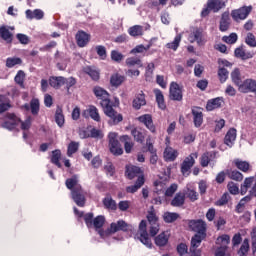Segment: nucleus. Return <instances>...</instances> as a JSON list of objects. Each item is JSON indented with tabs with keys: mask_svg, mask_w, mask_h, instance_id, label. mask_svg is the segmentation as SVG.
<instances>
[{
	"mask_svg": "<svg viewBox=\"0 0 256 256\" xmlns=\"http://www.w3.org/2000/svg\"><path fill=\"white\" fill-rule=\"evenodd\" d=\"M93 93L97 99H101L100 105L103 108L105 115L111 119L108 122L109 125H118V123H121V121H123V115L117 113V111L113 109V106H111V100H109V93L107 90L96 86L93 89Z\"/></svg>",
	"mask_w": 256,
	"mask_h": 256,
	"instance_id": "1",
	"label": "nucleus"
},
{
	"mask_svg": "<svg viewBox=\"0 0 256 256\" xmlns=\"http://www.w3.org/2000/svg\"><path fill=\"white\" fill-rule=\"evenodd\" d=\"M105 225V216H97L93 219L92 227H94L95 231H97L98 235L105 239L109 237V235H113V233H117V231H129V226L125 221L119 220L117 223H112L110 228L107 230H103L102 227Z\"/></svg>",
	"mask_w": 256,
	"mask_h": 256,
	"instance_id": "2",
	"label": "nucleus"
},
{
	"mask_svg": "<svg viewBox=\"0 0 256 256\" xmlns=\"http://www.w3.org/2000/svg\"><path fill=\"white\" fill-rule=\"evenodd\" d=\"M67 189L71 190V195L73 201L78 205V207L85 206V191L79 184V178L77 176H72L66 180Z\"/></svg>",
	"mask_w": 256,
	"mask_h": 256,
	"instance_id": "3",
	"label": "nucleus"
},
{
	"mask_svg": "<svg viewBox=\"0 0 256 256\" xmlns=\"http://www.w3.org/2000/svg\"><path fill=\"white\" fill-rule=\"evenodd\" d=\"M136 237L148 249H151L153 247V243H151V238H149V234L147 233V222L146 221L142 220L140 222L139 230L136 234Z\"/></svg>",
	"mask_w": 256,
	"mask_h": 256,
	"instance_id": "4",
	"label": "nucleus"
},
{
	"mask_svg": "<svg viewBox=\"0 0 256 256\" xmlns=\"http://www.w3.org/2000/svg\"><path fill=\"white\" fill-rule=\"evenodd\" d=\"M198 157L199 154L197 152H194L184 159L181 165V172L184 177L189 176V174L191 173V167L195 165V159H197Z\"/></svg>",
	"mask_w": 256,
	"mask_h": 256,
	"instance_id": "5",
	"label": "nucleus"
},
{
	"mask_svg": "<svg viewBox=\"0 0 256 256\" xmlns=\"http://www.w3.org/2000/svg\"><path fill=\"white\" fill-rule=\"evenodd\" d=\"M117 137L118 135L116 132H110L108 135L110 152L113 155H123V148H121V144H119Z\"/></svg>",
	"mask_w": 256,
	"mask_h": 256,
	"instance_id": "6",
	"label": "nucleus"
},
{
	"mask_svg": "<svg viewBox=\"0 0 256 256\" xmlns=\"http://www.w3.org/2000/svg\"><path fill=\"white\" fill-rule=\"evenodd\" d=\"M251 11H253L252 6H243L239 9L233 10L231 16L234 21H244V19H247V17H249Z\"/></svg>",
	"mask_w": 256,
	"mask_h": 256,
	"instance_id": "7",
	"label": "nucleus"
},
{
	"mask_svg": "<svg viewBox=\"0 0 256 256\" xmlns=\"http://www.w3.org/2000/svg\"><path fill=\"white\" fill-rule=\"evenodd\" d=\"M6 121L2 124L4 129H8L9 131L15 129L19 123H21V119H19L15 114H8L6 116Z\"/></svg>",
	"mask_w": 256,
	"mask_h": 256,
	"instance_id": "8",
	"label": "nucleus"
},
{
	"mask_svg": "<svg viewBox=\"0 0 256 256\" xmlns=\"http://www.w3.org/2000/svg\"><path fill=\"white\" fill-rule=\"evenodd\" d=\"M170 99L173 101H181L183 99V91L176 82L170 84Z\"/></svg>",
	"mask_w": 256,
	"mask_h": 256,
	"instance_id": "9",
	"label": "nucleus"
},
{
	"mask_svg": "<svg viewBox=\"0 0 256 256\" xmlns=\"http://www.w3.org/2000/svg\"><path fill=\"white\" fill-rule=\"evenodd\" d=\"M90 41L91 35L87 34V32L80 30L76 33V43L78 47H87Z\"/></svg>",
	"mask_w": 256,
	"mask_h": 256,
	"instance_id": "10",
	"label": "nucleus"
},
{
	"mask_svg": "<svg viewBox=\"0 0 256 256\" xmlns=\"http://www.w3.org/2000/svg\"><path fill=\"white\" fill-rule=\"evenodd\" d=\"M218 152L212 151V152H205L200 157V165L201 167H208L209 163L213 161L214 159H217Z\"/></svg>",
	"mask_w": 256,
	"mask_h": 256,
	"instance_id": "11",
	"label": "nucleus"
},
{
	"mask_svg": "<svg viewBox=\"0 0 256 256\" xmlns=\"http://www.w3.org/2000/svg\"><path fill=\"white\" fill-rule=\"evenodd\" d=\"M138 121H140V123H143V125H145V127H147V129H149L151 133H155V124H153V118L150 114H144L142 116H139Z\"/></svg>",
	"mask_w": 256,
	"mask_h": 256,
	"instance_id": "12",
	"label": "nucleus"
},
{
	"mask_svg": "<svg viewBox=\"0 0 256 256\" xmlns=\"http://www.w3.org/2000/svg\"><path fill=\"white\" fill-rule=\"evenodd\" d=\"M188 41L191 43H196L198 45H204L205 44V39L203 38V32L199 29L193 30V32L189 35Z\"/></svg>",
	"mask_w": 256,
	"mask_h": 256,
	"instance_id": "13",
	"label": "nucleus"
},
{
	"mask_svg": "<svg viewBox=\"0 0 256 256\" xmlns=\"http://www.w3.org/2000/svg\"><path fill=\"white\" fill-rule=\"evenodd\" d=\"M193 123L195 127L203 125V110L199 107L192 108Z\"/></svg>",
	"mask_w": 256,
	"mask_h": 256,
	"instance_id": "14",
	"label": "nucleus"
},
{
	"mask_svg": "<svg viewBox=\"0 0 256 256\" xmlns=\"http://www.w3.org/2000/svg\"><path fill=\"white\" fill-rule=\"evenodd\" d=\"M207 6L213 13H219L225 7V2L223 0H208Z\"/></svg>",
	"mask_w": 256,
	"mask_h": 256,
	"instance_id": "15",
	"label": "nucleus"
},
{
	"mask_svg": "<svg viewBox=\"0 0 256 256\" xmlns=\"http://www.w3.org/2000/svg\"><path fill=\"white\" fill-rule=\"evenodd\" d=\"M255 185H256L255 177L246 178L240 188L241 195H245L247 191H249V189H253Z\"/></svg>",
	"mask_w": 256,
	"mask_h": 256,
	"instance_id": "16",
	"label": "nucleus"
},
{
	"mask_svg": "<svg viewBox=\"0 0 256 256\" xmlns=\"http://www.w3.org/2000/svg\"><path fill=\"white\" fill-rule=\"evenodd\" d=\"M144 105H147V100H145V94L141 91L135 96L132 106L134 109L139 110L141 107H144Z\"/></svg>",
	"mask_w": 256,
	"mask_h": 256,
	"instance_id": "17",
	"label": "nucleus"
},
{
	"mask_svg": "<svg viewBox=\"0 0 256 256\" xmlns=\"http://www.w3.org/2000/svg\"><path fill=\"white\" fill-rule=\"evenodd\" d=\"M126 175L130 179H135V177H143V171H141V168L138 166H127L126 167Z\"/></svg>",
	"mask_w": 256,
	"mask_h": 256,
	"instance_id": "18",
	"label": "nucleus"
},
{
	"mask_svg": "<svg viewBox=\"0 0 256 256\" xmlns=\"http://www.w3.org/2000/svg\"><path fill=\"white\" fill-rule=\"evenodd\" d=\"M169 232H162L158 236L155 237V245L157 247H165L169 243Z\"/></svg>",
	"mask_w": 256,
	"mask_h": 256,
	"instance_id": "19",
	"label": "nucleus"
},
{
	"mask_svg": "<svg viewBox=\"0 0 256 256\" xmlns=\"http://www.w3.org/2000/svg\"><path fill=\"white\" fill-rule=\"evenodd\" d=\"M235 139H237V130L234 128H231L225 136L224 143L228 147H233V144L235 143Z\"/></svg>",
	"mask_w": 256,
	"mask_h": 256,
	"instance_id": "20",
	"label": "nucleus"
},
{
	"mask_svg": "<svg viewBox=\"0 0 256 256\" xmlns=\"http://www.w3.org/2000/svg\"><path fill=\"white\" fill-rule=\"evenodd\" d=\"M143 185H145V178L143 176H138L136 183L132 186H128L126 191L127 193H137V191H139Z\"/></svg>",
	"mask_w": 256,
	"mask_h": 256,
	"instance_id": "21",
	"label": "nucleus"
},
{
	"mask_svg": "<svg viewBox=\"0 0 256 256\" xmlns=\"http://www.w3.org/2000/svg\"><path fill=\"white\" fill-rule=\"evenodd\" d=\"M49 85H50V87H53L54 89H59L60 87H63V85H65V77H63V76L50 77Z\"/></svg>",
	"mask_w": 256,
	"mask_h": 256,
	"instance_id": "22",
	"label": "nucleus"
},
{
	"mask_svg": "<svg viewBox=\"0 0 256 256\" xmlns=\"http://www.w3.org/2000/svg\"><path fill=\"white\" fill-rule=\"evenodd\" d=\"M179 155V153L177 152V150L167 146L165 151H164V159L166 161H175V159H177V156Z\"/></svg>",
	"mask_w": 256,
	"mask_h": 256,
	"instance_id": "23",
	"label": "nucleus"
},
{
	"mask_svg": "<svg viewBox=\"0 0 256 256\" xmlns=\"http://www.w3.org/2000/svg\"><path fill=\"white\" fill-rule=\"evenodd\" d=\"M143 33V26L141 25H134L128 29V34L130 37H142Z\"/></svg>",
	"mask_w": 256,
	"mask_h": 256,
	"instance_id": "24",
	"label": "nucleus"
},
{
	"mask_svg": "<svg viewBox=\"0 0 256 256\" xmlns=\"http://www.w3.org/2000/svg\"><path fill=\"white\" fill-rule=\"evenodd\" d=\"M121 143H124V149L126 153H131L133 149V141H131V137L129 135H123L120 137Z\"/></svg>",
	"mask_w": 256,
	"mask_h": 256,
	"instance_id": "25",
	"label": "nucleus"
},
{
	"mask_svg": "<svg viewBox=\"0 0 256 256\" xmlns=\"http://www.w3.org/2000/svg\"><path fill=\"white\" fill-rule=\"evenodd\" d=\"M0 37L6 41V43L13 41V34L9 32V28L5 26L0 27Z\"/></svg>",
	"mask_w": 256,
	"mask_h": 256,
	"instance_id": "26",
	"label": "nucleus"
},
{
	"mask_svg": "<svg viewBox=\"0 0 256 256\" xmlns=\"http://www.w3.org/2000/svg\"><path fill=\"white\" fill-rule=\"evenodd\" d=\"M154 93L159 109H162V111H164L167 106L165 105V97L163 96V92H161V90L159 89H156L154 90Z\"/></svg>",
	"mask_w": 256,
	"mask_h": 256,
	"instance_id": "27",
	"label": "nucleus"
},
{
	"mask_svg": "<svg viewBox=\"0 0 256 256\" xmlns=\"http://www.w3.org/2000/svg\"><path fill=\"white\" fill-rule=\"evenodd\" d=\"M222 103H223V100L221 98H214L207 102L206 109L207 111H213L214 109H219Z\"/></svg>",
	"mask_w": 256,
	"mask_h": 256,
	"instance_id": "28",
	"label": "nucleus"
},
{
	"mask_svg": "<svg viewBox=\"0 0 256 256\" xmlns=\"http://www.w3.org/2000/svg\"><path fill=\"white\" fill-rule=\"evenodd\" d=\"M125 81V76L121 74H113L110 78V84L112 87H119Z\"/></svg>",
	"mask_w": 256,
	"mask_h": 256,
	"instance_id": "29",
	"label": "nucleus"
},
{
	"mask_svg": "<svg viewBox=\"0 0 256 256\" xmlns=\"http://www.w3.org/2000/svg\"><path fill=\"white\" fill-rule=\"evenodd\" d=\"M185 204V194L177 193L171 201L172 207H181Z\"/></svg>",
	"mask_w": 256,
	"mask_h": 256,
	"instance_id": "30",
	"label": "nucleus"
},
{
	"mask_svg": "<svg viewBox=\"0 0 256 256\" xmlns=\"http://www.w3.org/2000/svg\"><path fill=\"white\" fill-rule=\"evenodd\" d=\"M229 25H231V22L229 21V14L228 12H224L220 20V31H227V29H229Z\"/></svg>",
	"mask_w": 256,
	"mask_h": 256,
	"instance_id": "31",
	"label": "nucleus"
},
{
	"mask_svg": "<svg viewBox=\"0 0 256 256\" xmlns=\"http://www.w3.org/2000/svg\"><path fill=\"white\" fill-rule=\"evenodd\" d=\"M55 122L57 123L58 127H63V125H65V115H63V109H61V107L56 109Z\"/></svg>",
	"mask_w": 256,
	"mask_h": 256,
	"instance_id": "32",
	"label": "nucleus"
},
{
	"mask_svg": "<svg viewBox=\"0 0 256 256\" xmlns=\"http://www.w3.org/2000/svg\"><path fill=\"white\" fill-rule=\"evenodd\" d=\"M235 57H238V59H243L244 61L247 59H252L253 54L250 52H245L243 48H236L235 51Z\"/></svg>",
	"mask_w": 256,
	"mask_h": 256,
	"instance_id": "33",
	"label": "nucleus"
},
{
	"mask_svg": "<svg viewBox=\"0 0 256 256\" xmlns=\"http://www.w3.org/2000/svg\"><path fill=\"white\" fill-rule=\"evenodd\" d=\"M84 73L89 75V77H91V79H93V81H99V70H97L93 67L87 66L84 68Z\"/></svg>",
	"mask_w": 256,
	"mask_h": 256,
	"instance_id": "34",
	"label": "nucleus"
},
{
	"mask_svg": "<svg viewBox=\"0 0 256 256\" xmlns=\"http://www.w3.org/2000/svg\"><path fill=\"white\" fill-rule=\"evenodd\" d=\"M231 79L234 85H237L238 89L239 87H241L242 85V81H241V72H239V69H235L234 71H232L231 73Z\"/></svg>",
	"mask_w": 256,
	"mask_h": 256,
	"instance_id": "35",
	"label": "nucleus"
},
{
	"mask_svg": "<svg viewBox=\"0 0 256 256\" xmlns=\"http://www.w3.org/2000/svg\"><path fill=\"white\" fill-rule=\"evenodd\" d=\"M234 164L237 167V169H239L240 171H243V173H247V171H249V162L247 161H242L239 159L234 160Z\"/></svg>",
	"mask_w": 256,
	"mask_h": 256,
	"instance_id": "36",
	"label": "nucleus"
},
{
	"mask_svg": "<svg viewBox=\"0 0 256 256\" xmlns=\"http://www.w3.org/2000/svg\"><path fill=\"white\" fill-rule=\"evenodd\" d=\"M43 12L39 9H36L34 11L26 10V17L27 19H41L43 17Z\"/></svg>",
	"mask_w": 256,
	"mask_h": 256,
	"instance_id": "37",
	"label": "nucleus"
},
{
	"mask_svg": "<svg viewBox=\"0 0 256 256\" xmlns=\"http://www.w3.org/2000/svg\"><path fill=\"white\" fill-rule=\"evenodd\" d=\"M181 38V34L176 35L172 42L166 44L167 49H172V51L179 49V43H181Z\"/></svg>",
	"mask_w": 256,
	"mask_h": 256,
	"instance_id": "38",
	"label": "nucleus"
},
{
	"mask_svg": "<svg viewBox=\"0 0 256 256\" xmlns=\"http://www.w3.org/2000/svg\"><path fill=\"white\" fill-rule=\"evenodd\" d=\"M60 159H61V150L52 151L51 163L56 165V167L61 168V162H59Z\"/></svg>",
	"mask_w": 256,
	"mask_h": 256,
	"instance_id": "39",
	"label": "nucleus"
},
{
	"mask_svg": "<svg viewBox=\"0 0 256 256\" xmlns=\"http://www.w3.org/2000/svg\"><path fill=\"white\" fill-rule=\"evenodd\" d=\"M126 65L128 67H143V62L139 58L130 57L126 59Z\"/></svg>",
	"mask_w": 256,
	"mask_h": 256,
	"instance_id": "40",
	"label": "nucleus"
},
{
	"mask_svg": "<svg viewBox=\"0 0 256 256\" xmlns=\"http://www.w3.org/2000/svg\"><path fill=\"white\" fill-rule=\"evenodd\" d=\"M91 119L94 121H101V116H99V110H97V107L95 106H90L89 109L87 110Z\"/></svg>",
	"mask_w": 256,
	"mask_h": 256,
	"instance_id": "41",
	"label": "nucleus"
},
{
	"mask_svg": "<svg viewBox=\"0 0 256 256\" xmlns=\"http://www.w3.org/2000/svg\"><path fill=\"white\" fill-rule=\"evenodd\" d=\"M249 252V239H244L239 251V256H247V253Z\"/></svg>",
	"mask_w": 256,
	"mask_h": 256,
	"instance_id": "42",
	"label": "nucleus"
},
{
	"mask_svg": "<svg viewBox=\"0 0 256 256\" xmlns=\"http://www.w3.org/2000/svg\"><path fill=\"white\" fill-rule=\"evenodd\" d=\"M103 204L106 209H111L112 211H115V209H117V203H115V200L111 199V197H106L103 200Z\"/></svg>",
	"mask_w": 256,
	"mask_h": 256,
	"instance_id": "43",
	"label": "nucleus"
},
{
	"mask_svg": "<svg viewBox=\"0 0 256 256\" xmlns=\"http://www.w3.org/2000/svg\"><path fill=\"white\" fill-rule=\"evenodd\" d=\"M131 135L134 137L137 143H143V141H145V136L143 133L136 128L131 130Z\"/></svg>",
	"mask_w": 256,
	"mask_h": 256,
	"instance_id": "44",
	"label": "nucleus"
},
{
	"mask_svg": "<svg viewBox=\"0 0 256 256\" xmlns=\"http://www.w3.org/2000/svg\"><path fill=\"white\" fill-rule=\"evenodd\" d=\"M218 76L220 79V83H225V81L229 79V71L226 68L220 67L218 70Z\"/></svg>",
	"mask_w": 256,
	"mask_h": 256,
	"instance_id": "45",
	"label": "nucleus"
},
{
	"mask_svg": "<svg viewBox=\"0 0 256 256\" xmlns=\"http://www.w3.org/2000/svg\"><path fill=\"white\" fill-rule=\"evenodd\" d=\"M154 186H155V193H157L158 195H161V193L165 192V189L167 188V185L162 182V181H156L154 182Z\"/></svg>",
	"mask_w": 256,
	"mask_h": 256,
	"instance_id": "46",
	"label": "nucleus"
},
{
	"mask_svg": "<svg viewBox=\"0 0 256 256\" xmlns=\"http://www.w3.org/2000/svg\"><path fill=\"white\" fill-rule=\"evenodd\" d=\"M177 219H179V214L177 213L166 212L164 214V221L166 223H173V221H177Z\"/></svg>",
	"mask_w": 256,
	"mask_h": 256,
	"instance_id": "47",
	"label": "nucleus"
},
{
	"mask_svg": "<svg viewBox=\"0 0 256 256\" xmlns=\"http://www.w3.org/2000/svg\"><path fill=\"white\" fill-rule=\"evenodd\" d=\"M230 241H231V237H229V235H222L217 238L216 243L218 245H221L220 247H227V245H228V243H230Z\"/></svg>",
	"mask_w": 256,
	"mask_h": 256,
	"instance_id": "48",
	"label": "nucleus"
},
{
	"mask_svg": "<svg viewBox=\"0 0 256 256\" xmlns=\"http://www.w3.org/2000/svg\"><path fill=\"white\" fill-rule=\"evenodd\" d=\"M30 109L32 115H37L39 113V99L34 98L30 102Z\"/></svg>",
	"mask_w": 256,
	"mask_h": 256,
	"instance_id": "49",
	"label": "nucleus"
},
{
	"mask_svg": "<svg viewBox=\"0 0 256 256\" xmlns=\"http://www.w3.org/2000/svg\"><path fill=\"white\" fill-rule=\"evenodd\" d=\"M90 137H92V139H103V137H105V134L99 129L92 128L90 130Z\"/></svg>",
	"mask_w": 256,
	"mask_h": 256,
	"instance_id": "50",
	"label": "nucleus"
},
{
	"mask_svg": "<svg viewBox=\"0 0 256 256\" xmlns=\"http://www.w3.org/2000/svg\"><path fill=\"white\" fill-rule=\"evenodd\" d=\"M237 39V34L231 33L229 36H224L222 41H224V43H228L229 45H233L234 43H237Z\"/></svg>",
	"mask_w": 256,
	"mask_h": 256,
	"instance_id": "51",
	"label": "nucleus"
},
{
	"mask_svg": "<svg viewBox=\"0 0 256 256\" xmlns=\"http://www.w3.org/2000/svg\"><path fill=\"white\" fill-rule=\"evenodd\" d=\"M15 65H21V58H7L6 67L11 69L12 67H15Z\"/></svg>",
	"mask_w": 256,
	"mask_h": 256,
	"instance_id": "52",
	"label": "nucleus"
},
{
	"mask_svg": "<svg viewBox=\"0 0 256 256\" xmlns=\"http://www.w3.org/2000/svg\"><path fill=\"white\" fill-rule=\"evenodd\" d=\"M79 149V143L77 142H71L68 145V151H67V155L68 157H71V155H73L74 153H77V150Z\"/></svg>",
	"mask_w": 256,
	"mask_h": 256,
	"instance_id": "53",
	"label": "nucleus"
},
{
	"mask_svg": "<svg viewBox=\"0 0 256 256\" xmlns=\"http://www.w3.org/2000/svg\"><path fill=\"white\" fill-rule=\"evenodd\" d=\"M229 199H231L229 193H224L222 197L216 202V205H218V207H223V205H227V203H229Z\"/></svg>",
	"mask_w": 256,
	"mask_h": 256,
	"instance_id": "54",
	"label": "nucleus"
},
{
	"mask_svg": "<svg viewBox=\"0 0 256 256\" xmlns=\"http://www.w3.org/2000/svg\"><path fill=\"white\" fill-rule=\"evenodd\" d=\"M227 189L231 195H238L239 194V186L234 182H229L227 185Z\"/></svg>",
	"mask_w": 256,
	"mask_h": 256,
	"instance_id": "55",
	"label": "nucleus"
},
{
	"mask_svg": "<svg viewBox=\"0 0 256 256\" xmlns=\"http://www.w3.org/2000/svg\"><path fill=\"white\" fill-rule=\"evenodd\" d=\"M246 45H249V47H256V39L255 35L253 33H248L245 39Z\"/></svg>",
	"mask_w": 256,
	"mask_h": 256,
	"instance_id": "56",
	"label": "nucleus"
},
{
	"mask_svg": "<svg viewBox=\"0 0 256 256\" xmlns=\"http://www.w3.org/2000/svg\"><path fill=\"white\" fill-rule=\"evenodd\" d=\"M111 59L112 61H116V63H121V61H123V54L119 51L113 50L111 52Z\"/></svg>",
	"mask_w": 256,
	"mask_h": 256,
	"instance_id": "57",
	"label": "nucleus"
},
{
	"mask_svg": "<svg viewBox=\"0 0 256 256\" xmlns=\"http://www.w3.org/2000/svg\"><path fill=\"white\" fill-rule=\"evenodd\" d=\"M96 53L101 57V59H106L107 58V50L105 49V46H96Z\"/></svg>",
	"mask_w": 256,
	"mask_h": 256,
	"instance_id": "58",
	"label": "nucleus"
},
{
	"mask_svg": "<svg viewBox=\"0 0 256 256\" xmlns=\"http://www.w3.org/2000/svg\"><path fill=\"white\" fill-rule=\"evenodd\" d=\"M149 46L144 47L142 44L136 46L134 49L130 51L132 55H137V53H145V51H148Z\"/></svg>",
	"mask_w": 256,
	"mask_h": 256,
	"instance_id": "59",
	"label": "nucleus"
},
{
	"mask_svg": "<svg viewBox=\"0 0 256 256\" xmlns=\"http://www.w3.org/2000/svg\"><path fill=\"white\" fill-rule=\"evenodd\" d=\"M230 179H233L234 181H243V174L239 171H232L229 173Z\"/></svg>",
	"mask_w": 256,
	"mask_h": 256,
	"instance_id": "60",
	"label": "nucleus"
},
{
	"mask_svg": "<svg viewBox=\"0 0 256 256\" xmlns=\"http://www.w3.org/2000/svg\"><path fill=\"white\" fill-rule=\"evenodd\" d=\"M186 195L190 201H197L199 199V194L193 189H188Z\"/></svg>",
	"mask_w": 256,
	"mask_h": 256,
	"instance_id": "61",
	"label": "nucleus"
},
{
	"mask_svg": "<svg viewBox=\"0 0 256 256\" xmlns=\"http://www.w3.org/2000/svg\"><path fill=\"white\" fill-rule=\"evenodd\" d=\"M149 233L151 237H155L159 233V222L150 224V230Z\"/></svg>",
	"mask_w": 256,
	"mask_h": 256,
	"instance_id": "62",
	"label": "nucleus"
},
{
	"mask_svg": "<svg viewBox=\"0 0 256 256\" xmlns=\"http://www.w3.org/2000/svg\"><path fill=\"white\" fill-rule=\"evenodd\" d=\"M178 186L177 184H172L170 187H168L165 191V195L166 197H173V195L175 194V192L177 191Z\"/></svg>",
	"mask_w": 256,
	"mask_h": 256,
	"instance_id": "63",
	"label": "nucleus"
},
{
	"mask_svg": "<svg viewBox=\"0 0 256 256\" xmlns=\"http://www.w3.org/2000/svg\"><path fill=\"white\" fill-rule=\"evenodd\" d=\"M147 220L151 224L158 223L157 215H155V212L153 210L148 212Z\"/></svg>",
	"mask_w": 256,
	"mask_h": 256,
	"instance_id": "64",
	"label": "nucleus"
}]
</instances>
